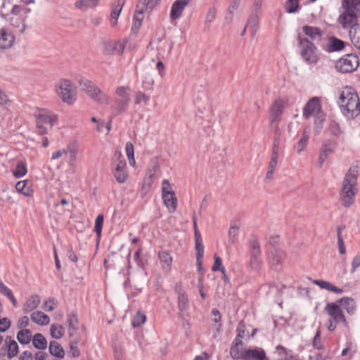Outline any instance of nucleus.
<instances>
[{
    "mask_svg": "<svg viewBox=\"0 0 360 360\" xmlns=\"http://www.w3.org/2000/svg\"><path fill=\"white\" fill-rule=\"evenodd\" d=\"M15 188L18 192L22 193L24 195H30L31 190L27 186V181H18L15 185Z\"/></svg>",
    "mask_w": 360,
    "mask_h": 360,
    "instance_id": "nucleus-47",
    "label": "nucleus"
},
{
    "mask_svg": "<svg viewBox=\"0 0 360 360\" xmlns=\"http://www.w3.org/2000/svg\"><path fill=\"white\" fill-rule=\"evenodd\" d=\"M66 151H68V153H69L70 155V163L72 164L76 160V155L77 153V148L75 147V146L70 144L68 145Z\"/></svg>",
    "mask_w": 360,
    "mask_h": 360,
    "instance_id": "nucleus-62",
    "label": "nucleus"
},
{
    "mask_svg": "<svg viewBox=\"0 0 360 360\" xmlns=\"http://www.w3.org/2000/svg\"><path fill=\"white\" fill-rule=\"evenodd\" d=\"M300 55L303 60L309 64H315L319 60L318 50L314 44L308 38L298 37Z\"/></svg>",
    "mask_w": 360,
    "mask_h": 360,
    "instance_id": "nucleus-5",
    "label": "nucleus"
},
{
    "mask_svg": "<svg viewBox=\"0 0 360 360\" xmlns=\"http://www.w3.org/2000/svg\"><path fill=\"white\" fill-rule=\"evenodd\" d=\"M313 283L319 286L321 289H325L328 291L333 292L336 294H342L343 292L342 289L333 285L328 281L323 280H314Z\"/></svg>",
    "mask_w": 360,
    "mask_h": 360,
    "instance_id": "nucleus-33",
    "label": "nucleus"
},
{
    "mask_svg": "<svg viewBox=\"0 0 360 360\" xmlns=\"http://www.w3.org/2000/svg\"><path fill=\"white\" fill-rule=\"evenodd\" d=\"M217 11L214 8L212 7L208 9V11L206 15L205 21V27L204 31L207 32L210 30V24L215 20L216 18Z\"/></svg>",
    "mask_w": 360,
    "mask_h": 360,
    "instance_id": "nucleus-41",
    "label": "nucleus"
},
{
    "mask_svg": "<svg viewBox=\"0 0 360 360\" xmlns=\"http://www.w3.org/2000/svg\"><path fill=\"white\" fill-rule=\"evenodd\" d=\"M25 18L22 16H11L8 18V20L11 25V26L18 28L19 30L20 33H23L26 29L25 25Z\"/></svg>",
    "mask_w": 360,
    "mask_h": 360,
    "instance_id": "nucleus-29",
    "label": "nucleus"
},
{
    "mask_svg": "<svg viewBox=\"0 0 360 360\" xmlns=\"http://www.w3.org/2000/svg\"><path fill=\"white\" fill-rule=\"evenodd\" d=\"M303 32L311 41L319 40L322 37L321 30L319 27L305 25L302 27Z\"/></svg>",
    "mask_w": 360,
    "mask_h": 360,
    "instance_id": "nucleus-26",
    "label": "nucleus"
},
{
    "mask_svg": "<svg viewBox=\"0 0 360 360\" xmlns=\"http://www.w3.org/2000/svg\"><path fill=\"white\" fill-rule=\"evenodd\" d=\"M162 198L164 201V204L167 207L170 212H174L176 210L177 199L175 196V193H166L162 194Z\"/></svg>",
    "mask_w": 360,
    "mask_h": 360,
    "instance_id": "nucleus-25",
    "label": "nucleus"
},
{
    "mask_svg": "<svg viewBox=\"0 0 360 360\" xmlns=\"http://www.w3.org/2000/svg\"><path fill=\"white\" fill-rule=\"evenodd\" d=\"M316 118H315V120H314V134L318 135L322 128H323V122L325 120V117H324V115L323 114H321V115H319L317 116H315Z\"/></svg>",
    "mask_w": 360,
    "mask_h": 360,
    "instance_id": "nucleus-48",
    "label": "nucleus"
},
{
    "mask_svg": "<svg viewBox=\"0 0 360 360\" xmlns=\"http://www.w3.org/2000/svg\"><path fill=\"white\" fill-rule=\"evenodd\" d=\"M325 311L330 316L327 326L329 331H334L338 324H342L345 327L348 326L346 318L338 302L328 303L325 307Z\"/></svg>",
    "mask_w": 360,
    "mask_h": 360,
    "instance_id": "nucleus-4",
    "label": "nucleus"
},
{
    "mask_svg": "<svg viewBox=\"0 0 360 360\" xmlns=\"http://www.w3.org/2000/svg\"><path fill=\"white\" fill-rule=\"evenodd\" d=\"M278 153L279 152L272 151L271 160L269 163L268 170L266 175V180L271 181L274 178V172L275 171L278 162Z\"/></svg>",
    "mask_w": 360,
    "mask_h": 360,
    "instance_id": "nucleus-27",
    "label": "nucleus"
},
{
    "mask_svg": "<svg viewBox=\"0 0 360 360\" xmlns=\"http://www.w3.org/2000/svg\"><path fill=\"white\" fill-rule=\"evenodd\" d=\"M214 262L212 267V270L213 271H220L223 274H224L225 269L222 265L221 259L215 254L214 256Z\"/></svg>",
    "mask_w": 360,
    "mask_h": 360,
    "instance_id": "nucleus-52",
    "label": "nucleus"
},
{
    "mask_svg": "<svg viewBox=\"0 0 360 360\" xmlns=\"http://www.w3.org/2000/svg\"><path fill=\"white\" fill-rule=\"evenodd\" d=\"M338 104L342 114L349 119H354L360 113L359 96L351 87L346 86L341 91Z\"/></svg>",
    "mask_w": 360,
    "mask_h": 360,
    "instance_id": "nucleus-2",
    "label": "nucleus"
},
{
    "mask_svg": "<svg viewBox=\"0 0 360 360\" xmlns=\"http://www.w3.org/2000/svg\"><path fill=\"white\" fill-rule=\"evenodd\" d=\"M124 4V0H117L112 6L110 15V25L114 27L117 23L118 17Z\"/></svg>",
    "mask_w": 360,
    "mask_h": 360,
    "instance_id": "nucleus-23",
    "label": "nucleus"
},
{
    "mask_svg": "<svg viewBox=\"0 0 360 360\" xmlns=\"http://www.w3.org/2000/svg\"><path fill=\"white\" fill-rule=\"evenodd\" d=\"M309 136V133L306 130H304L302 133V137L297 143V153L299 154L306 148Z\"/></svg>",
    "mask_w": 360,
    "mask_h": 360,
    "instance_id": "nucleus-45",
    "label": "nucleus"
},
{
    "mask_svg": "<svg viewBox=\"0 0 360 360\" xmlns=\"http://www.w3.org/2000/svg\"><path fill=\"white\" fill-rule=\"evenodd\" d=\"M159 258L160 262L167 266H169L171 265L172 258L168 252L165 251L160 252L159 253Z\"/></svg>",
    "mask_w": 360,
    "mask_h": 360,
    "instance_id": "nucleus-55",
    "label": "nucleus"
},
{
    "mask_svg": "<svg viewBox=\"0 0 360 360\" xmlns=\"http://www.w3.org/2000/svg\"><path fill=\"white\" fill-rule=\"evenodd\" d=\"M40 303V297L38 295H31L22 307L24 313H29L37 308Z\"/></svg>",
    "mask_w": 360,
    "mask_h": 360,
    "instance_id": "nucleus-24",
    "label": "nucleus"
},
{
    "mask_svg": "<svg viewBox=\"0 0 360 360\" xmlns=\"http://www.w3.org/2000/svg\"><path fill=\"white\" fill-rule=\"evenodd\" d=\"M359 65V60L356 55L346 54L340 58L335 64L338 71L342 73L352 72L357 69Z\"/></svg>",
    "mask_w": 360,
    "mask_h": 360,
    "instance_id": "nucleus-9",
    "label": "nucleus"
},
{
    "mask_svg": "<svg viewBox=\"0 0 360 360\" xmlns=\"http://www.w3.org/2000/svg\"><path fill=\"white\" fill-rule=\"evenodd\" d=\"M323 114L321 112V105L318 97H313L305 105L303 108L302 116L308 119L311 116H317Z\"/></svg>",
    "mask_w": 360,
    "mask_h": 360,
    "instance_id": "nucleus-12",
    "label": "nucleus"
},
{
    "mask_svg": "<svg viewBox=\"0 0 360 360\" xmlns=\"http://www.w3.org/2000/svg\"><path fill=\"white\" fill-rule=\"evenodd\" d=\"M150 97L142 91H138L136 95L135 103L136 104H147Z\"/></svg>",
    "mask_w": 360,
    "mask_h": 360,
    "instance_id": "nucleus-57",
    "label": "nucleus"
},
{
    "mask_svg": "<svg viewBox=\"0 0 360 360\" xmlns=\"http://www.w3.org/2000/svg\"><path fill=\"white\" fill-rule=\"evenodd\" d=\"M196 254V265L198 271L201 274V276L202 278L203 276V266H202V258L204 255V251H195Z\"/></svg>",
    "mask_w": 360,
    "mask_h": 360,
    "instance_id": "nucleus-51",
    "label": "nucleus"
},
{
    "mask_svg": "<svg viewBox=\"0 0 360 360\" xmlns=\"http://www.w3.org/2000/svg\"><path fill=\"white\" fill-rule=\"evenodd\" d=\"M124 49L123 42L117 41H106L103 43V51L105 54H122Z\"/></svg>",
    "mask_w": 360,
    "mask_h": 360,
    "instance_id": "nucleus-13",
    "label": "nucleus"
},
{
    "mask_svg": "<svg viewBox=\"0 0 360 360\" xmlns=\"http://www.w3.org/2000/svg\"><path fill=\"white\" fill-rule=\"evenodd\" d=\"M50 333L53 338L60 339L64 335V328L60 325L53 324L51 326Z\"/></svg>",
    "mask_w": 360,
    "mask_h": 360,
    "instance_id": "nucleus-43",
    "label": "nucleus"
},
{
    "mask_svg": "<svg viewBox=\"0 0 360 360\" xmlns=\"http://www.w3.org/2000/svg\"><path fill=\"white\" fill-rule=\"evenodd\" d=\"M67 323L70 329L77 330L79 328L78 319L75 314H70L68 315Z\"/></svg>",
    "mask_w": 360,
    "mask_h": 360,
    "instance_id": "nucleus-49",
    "label": "nucleus"
},
{
    "mask_svg": "<svg viewBox=\"0 0 360 360\" xmlns=\"http://www.w3.org/2000/svg\"><path fill=\"white\" fill-rule=\"evenodd\" d=\"M266 353L263 349L255 348L245 350L243 360H266Z\"/></svg>",
    "mask_w": 360,
    "mask_h": 360,
    "instance_id": "nucleus-19",
    "label": "nucleus"
},
{
    "mask_svg": "<svg viewBox=\"0 0 360 360\" xmlns=\"http://www.w3.org/2000/svg\"><path fill=\"white\" fill-rule=\"evenodd\" d=\"M56 91L64 103L72 104L76 101V92L72 82L68 79L58 81L56 84Z\"/></svg>",
    "mask_w": 360,
    "mask_h": 360,
    "instance_id": "nucleus-6",
    "label": "nucleus"
},
{
    "mask_svg": "<svg viewBox=\"0 0 360 360\" xmlns=\"http://www.w3.org/2000/svg\"><path fill=\"white\" fill-rule=\"evenodd\" d=\"M338 244L339 247V252L343 255L346 252V249L344 245L343 238L341 234V227L338 228Z\"/></svg>",
    "mask_w": 360,
    "mask_h": 360,
    "instance_id": "nucleus-61",
    "label": "nucleus"
},
{
    "mask_svg": "<svg viewBox=\"0 0 360 360\" xmlns=\"http://www.w3.org/2000/svg\"><path fill=\"white\" fill-rule=\"evenodd\" d=\"M160 0H139L134 17L133 27L139 29L143 20V14L147 10H152L160 3Z\"/></svg>",
    "mask_w": 360,
    "mask_h": 360,
    "instance_id": "nucleus-10",
    "label": "nucleus"
},
{
    "mask_svg": "<svg viewBox=\"0 0 360 360\" xmlns=\"http://www.w3.org/2000/svg\"><path fill=\"white\" fill-rule=\"evenodd\" d=\"M17 340L22 345H27L32 340V332L29 329H22L17 333Z\"/></svg>",
    "mask_w": 360,
    "mask_h": 360,
    "instance_id": "nucleus-34",
    "label": "nucleus"
},
{
    "mask_svg": "<svg viewBox=\"0 0 360 360\" xmlns=\"http://www.w3.org/2000/svg\"><path fill=\"white\" fill-rule=\"evenodd\" d=\"M299 4L297 0H288L286 11L289 13H295L297 11Z\"/></svg>",
    "mask_w": 360,
    "mask_h": 360,
    "instance_id": "nucleus-59",
    "label": "nucleus"
},
{
    "mask_svg": "<svg viewBox=\"0 0 360 360\" xmlns=\"http://www.w3.org/2000/svg\"><path fill=\"white\" fill-rule=\"evenodd\" d=\"M188 3V0H176L172 5L169 15L170 19L172 20L179 19Z\"/></svg>",
    "mask_w": 360,
    "mask_h": 360,
    "instance_id": "nucleus-14",
    "label": "nucleus"
},
{
    "mask_svg": "<svg viewBox=\"0 0 360 360\" xmlns=\"http://www.w3.org/2000/svg\"><path fill=\"white\" fill-rule=\"evenodd\" d=\"M11 322L8 318L0 319V333H4L11 327Z\"/></svg>",
    "mask_w": 360,
    "mask_h": 360,
    "instance_id": "nucleus-64",
    "label": "nucleus"
},
{
    "mask_svg": "<svg viewBox=\"0 0 360 360\" xmlns=\"http://www.w3.org/2000/svg\"><path fill=\"white\" fill-rule=\"evenodd\" d=\"M289 101L288 97L276 98L269 108L270 124H278L281 120V116Z\"/></svg>",
    "mask_w": 360,
    "mask_h": 360,
    "instance_id": "nucleus-7",
    "label": "nucleus"
},
{
    "mask_svg": "<svg viewBox=\"0 0 360 360\" xmlns=\"http://www.w3.org/2000/svg\"><path fill=\"white\" fill-rule=\"evenodd\" d=\"M32 344L38 349H45L47 347V341L41 333H36L32 338Z\"/></svg>",
    "mask_w": 360,
    "mask_h": 360,
    "instance_id": "nucleus-36",
    "label": "nucleus"
},
{
    "mask_svg": "<svg viewBox=\"0 0 360 360\" xmlns=\"http://www.w3.org/2000/svg\"><path fill=\"white\" fill-rule=\"evenodd\" d=\"M130 89L129 87L126 86H119L116 89V94L120 97L122 101H123V104L129 103L130 101Z\"/></svg>",
    "mask_w": 360,
    "mask_h": 360,
    "instance_id": "nucleus-37",
    "label": "nucleus"
},
{
    "mask_svg": "<svg viewBox=\"0 0 360 360\" xmlns=\"http://www.w3.org/2000/svg\"><path fill=\"white\" fill-rule=\"evenodd\" d=\"M146 320V315L138 312L136 316L133 318L132 320V326L134 328L139 327L142 323H143Z\"/></svg>",
    "mask_w": 360,
    "mask_h": 360,
    "instance_id": "nucleus-53",
    "label": "nucleus"
},
{
    "mask_svg": "<svg viewBox=\"0 0 360 360\" xmlns=\"http://www.w3.org/2000/svg\"><path fill=\"white\" fill-rule=\"evenodd\" d=\"M57 120V116L53 112L46 110H40L38 115H36L37 132L39 135L46 134L47 129L44 127V124H50L51 127L54 125Z\"/></svg>",
    "mask_w": 360,
    "mask_h": 360,
    "instance_id": "nucleus-8",
    "label": "nucleus"
},
{
    "mask_svg": "<svg viewBox=\"0 0 360 360\" xmlns=\"http://www.w3.org/2000/svg\"><path fill=\"white\" fill-rule=\"evenodd\" d=\"M349 36L352 44L357 49H360V24L356 25L349 30Z\"/></svg>",
    "mask_w": 360,
    "mask_h": 360,
    "instance_id": "nucleus-28",
    "label": "nucleus"
},
{
    "mask_svg": "<svg viewBox=\"0 0 360 360\" xmlns=\"http://www.w3.org/2000/svg\"><path fill=\"white\" fill-rule=\"evenodd\" d=\"M178 308L181 312L186 311L188 307V299L187 295L184 292H178Z\"/></svg>",
    "mask_w": 360,
    "mask_h": 360,
    "instance_id": "nucleus-40",
    "label": "nucleus"
},
{
    "mask_svg": "<svg viewBox=\"0 0 360 360\" xmlns=\"http://www.w3.org/2000/svg\"><path fill=\"white\" fill-rule=\"evenodd\" d=\"M271 127L274 128V136L272 151L279 152L281 131L278 127V124H274V125L271 126Z\"/></svg>",
    "mask_w": 360,
    "mask_h": 360,
    "instance_id": "nucleus-38",
    "label": "nucleus"
},
{
    "mask_svg": "<svg viewBox=\"0 0 360 360\" xmlns=\"http://www.w3.org/2000/svg\"><path fill=\"white\" fill-rule=\"evenodd\" d=\"M342 8L344 13L354 15L356 18L360 15V0H343Z\"/></svg>",
    "mask_w": 360,
    "mask_h": 360,
    "instance_id": "nucleus-15",
    "label": "nucleus"
},
{
    "mask_svg": "<svg viewBox=\"0 0 360 360\" xmlns=\"http://www.w3.org/2000/svg\"><path fill=\"white\" fill-rule=\"evenodd\" d=\"M79 89L86 94L94 101L100 104H108L110 101V98L105 92L101 91L100 88L94 84L91 81L81 77L78 80Z\"/></svg>",
    "mask_w": 360,
    "mask_h": 360,
    "instance_id": "nucleus-3",
    "label": "nucleus"
},
{
    "mask_svg": "<svg viewBox=\"0 0 360 360\" xmlns=\"http://www.w3.org/2000/svg\"><path fill=\"white\" fill-rule=\"evenodd\" d=\"M338 22L342 28L349 29V30H351V27L356 26V25H359L356 16L344 12L340 15Z\"/></svg>",
    "mask_w": 360,
    "mask_h": 360,
    "instance_id": "nucleus-16",
    "label": "nucleus"
},
{
    "mask_svg": "<svg viewBox=\"0 0 360 360\" xmlns=\"http://www.w3.org/2000/svg\"><path fill=\"white\" fill-rule=\"evenodd\" d=\"M31 319L39 326L48 325L50 321L49 316L40 311L33 312L31 315Z\"/></svg>",
    "mask_w": 360,
    "mask_h": 360,
    "instance_id": "nucleus-30",
    "label": "nucleus"
},
{
    "mask_svg": "<svg viewBox=\"0 0 360 360\" xmlns=\"http://www.w3.org/2000/svg\"><path fill=\"white\" fill-rule=\"evenodd\" d=\"M113 175L118 183L122 184L126 181L128 177V174L127 172L125 160H119L113 171Z\"/></svg>",
    "mask_w": 360,
    "mask_h": 360,
    "instance_id": "nucleus-17",
    "label": "nucleus"
},
{
    "mask_svg": "<svg viewBox=\"0 0 360 360\" xmlns=\"http://www.w3.org/2000/svg\"><path fill=\"white\" fill-rule=\"evenodd\" d=\"M250 266L252 269L258 270L262 266L261 250L257 238L255 236L249 241Z\"/></svg>",
    "mask_w": 360,
    "mask_h": 360,
    "instance_id": "nucleus-11",
    "label": "nucleus"
},
{
    "mask_svg": "<svg viewBox=\"0 0 360 360\" xmlns=\"http://www.w3.org/2000/svg\"><path fill=\"white\" fill-rule=\"evenodd\" d=\"M173 46L172 42L160 41L158 47V55L164 58L168 56Z\"/></svg>",
    "mask_w": 360,
    "mask_h": 360,
    "instance_id": "nucleus-35",
    "label": "nucleus"
},
{
    "mask_svg": "<svg viewBox=\"0 0 360 360\" xmlns=\"http://www.w3.org/2000/svg\"><path fill=\"white\" fill-rule=\"evenodd\" d=\"M345 43L343 41L335 38L330 37L329 39V51H338L344 48Z\"/></svg>",
    "mask_w": 360,
    "mask_h": 360,
    "instance_id": "nucleus-42",
    "label": "nucleus"
},
{
    "mask_svg": "<svg viewBox=\"0 0 360 360\" xmlns=\"http://www.w3.org/2000/svg\"><path fill=\"white\" fill-rule=\"evenodd\" d=\"M103 220V215L98 214L95 221L94 231L96 232L98 238H100L101 236Z\"/></svg>",
    "mask_w": 360,
    "mask_h": 360,
    "instance_id": "nucleus-50",
    "label": "nucleus"
},
{
    "mask_svg": "<svg viewBox=\"0 0 360 360\" xmlns=\"http://www.w3.org/2000/svg\"><path fill=\"white\" fill-rule=\"evenodd\" d=\"M154 84V79L153 76L148 73L144 77V79L143 81V88L148 90H150L153 89V86Z\"/></svg>",
    "mask_w": 360,
    "mask_h": 360,
    "instance_id": "nucleus-58",
    "label": "nucleus"
},
{
    "mask_svg": "<svg viewBox=\"0 0 360 360\" xmlns=\"http://www.w3.org/2000/svg\"><path fill=\"white\" fill-rule=\"evenodd\" d=\"M335 147V143L333 141L328 139L323 142L321 151L326 154L327 156H329L330 154H332Z\"/></svg>",
    "mask_w": 360,
    "mask_h": 360,
    "instance_id": "nucleus-44",
    "label": "nucleus"
},
{
    "mask_svg": "<svg viewBox=\"0 0 360 360\" xmlns=\"http://www.w3.org/2000/svg\"><path fill=\"white\" fill-rule=\"evenodd\" d=\"M337 302L340 306H342L349 314L353 315L355 314L356 304L354 299L345 297L340 299Z\"/></svg>",
    "mask_w": 360,
    "mask_h": 360,
    "instance_id": "nucleus-21",
    "label": "nucleus"
},
{
    "mask_svg": "<svg viewBox=\"0 0 360 360\" xmlns=\"http://www.w3.org/2000/svg\"><path fill=\"white\" fill-rule=\"evenodd\" d=\"M257 24H258V17H257V15H254V16H252L248 20L246 27H249L251 29L252 34H255L257 31Z\"/></svg>",
    "mask_w": 360,
    "mask_h": 360,
    "instance_id": "nucleus-60",
    "label": "nucleus"
},
{
    "mask_svg": "<svg viewBox=\"0 0 360 360\" xmlns=\"http://www.w3.org/2000/svg\"><path fill=\"white\" fill-rule=\"evenodd\" d=\"M27 173V165L23 162H19L13 170V175L16 178H21Z\"/></svg>",
    "mask_w": 360,
    "mask_h": 360,
    "instance_id": "nucleus-46",
    "label": "nucleus"
},
{
    "mask_svg": "<svg viewBox=\"0 0 360 360\" xmlns=\"http://www.w3.org/2000/svg\"><path fill=\"white\" fill-rule=\"evenodd\" d=\"M240 226V223L238 220H233L231 222V226L229 230V243L231 245H233L236 240V237L238 234V230Z\"/></svg>",
    "mask_w": 360,
    "mask_h": 360,
    "instance_id": "nucleus-31",
    "label": "nucleus"
},
{
    "mask_svg": "<svg viewBox=\"0 0 360 360\" xmlns=\"http://www.w3.org/2000/svg\"><path fill=\"white\" fill-rule=\"evenodd\" d=\"M285 258L284 252L279 249H274L270 252L269 263L271 266L276 270L279 269L282 264V261Z\"/></svg>",
    "mask_w": 360,
    "mask_h": 360,
    "instance_id": "nucleus-18",
    "label": "nucleus"
},
{
    "mask_svg": "<svg viewBox=\"0 0 360 360\" xmlns=\"http://www.w3.org/2000/svg\"><path fill=\"white\" fill-rule=\"evenodd\" d=\"M49 352L51 355L63 359L65 356V351L62 346L56 341H51L49 347Z\"/></svg>",
    "mask_w": 360,
    "mask_h": 360,
    "instance_id": "nucleus-32",
    "label": "nucleus"
},
{
    "mask_svg": "<svg viewBox=\"0 0 360 360\" xmlns=\"http://www.w3.org/2000/svg\"><path fill=\"white\" fill-rule=\"evenodd\" d=\"M313 346L314 348L318 349H322L323 348V345L321 342V331L318 330L316 333V335L313 339Z\"/></svg>",
    "mask_w": 360,
    "mask_h": 360,
    "instance_id": "nucleus-63",
    "label": "nucleus"
},
{
    "mask_svg": "<svg viewBox=\"0 0 360 360\" xmlns=\"http://www.w3.org/2000/svg\"><path fill=\"white\" fill-rule=\"evenodd\" d=\"M15 41L11 33L7 32L4 29L0 30V48L6 49L11 48Z\"/></svg>",
    "mask_w": 360,
    "mask_h": 360,
    "instance_id": "nucleus-22",
    "label": "nucleus"
},
{
    "mask_svg": "<svg viewBox=\"0 0 360 360\" xmlns=\"http://www.w3.org/2000/svg\"><path fill=\"white\" fill-rule=\"evenodd\" d=\"M358 176L359 169L357 166L351 167L345 174L340 193L342 203L345 207H348L354 203V197L358 192Z\"/></svg>",
    "mask_w": 360,
    "mask_h": 360,
    "instance_id": "nucleus-1",
    "label": "nucleus"
},
{
    "mask_svg": "<svg viewBox=\"0 0 360 360\" xmlns=\"http://www.w3.org/2000/svg\"><path fill=\"white\" fill-rule=\"evenodd\" d=\"M5 347L7 349V357L11 359L16 356L18 353V345L17 342L12 340L11 337L7 336L5 339Z\"/></svg>",
    "mask_w": 360,
    "mask_h": 360,
    "instance_id": "nucleus-20",
    "label": "nucleus"
},
{
    "mask_svg": "<svg viewBox=\"0 0 360 360\" xmlns=\"http://www.w3.org/2000/svg\"><path fill=\"white\" fill-rule=\"evenodd\" d=\"M328 130L333 135L336 136H339L341 134V129L339 124L334 120L330 122Z\"/></svg>",
    "mask_w": 360,
    "mask_h": 360,
    "instance_id": "nucleus-56",
    "label": "nucleus"
},
{
    "mask_svg": "<svg viewBox=\"0 0 360 360\" xmlns=\"http://www.w3.org/2000/svg\"><path fill=\"white\" fill-rule=\"evenodd\" d=\"M245 350H243V346L231 345L230 348V355L234 360L243 359Z\"/></svg>",
    "mask_w": 360,
    "mask_h": 360,
    "instance_id": "nucleus-39",
    "label": "nucleus"
},
{
    "mask_svg": "<svg viewBox=\"0 0 360 360\" xmlns=\"http://www.w3.org/2000/svg\"><path fill=\"white\" fill-rule=\"evenodd\" d=\"M195 232V251H204L201 235L198 229Z\"/></svg>",
    "mask_w": 360,
    "mask_h": 360,
    "instance_id": "nucleus-54",
    "label": "nucleus"
}]
</instances>
